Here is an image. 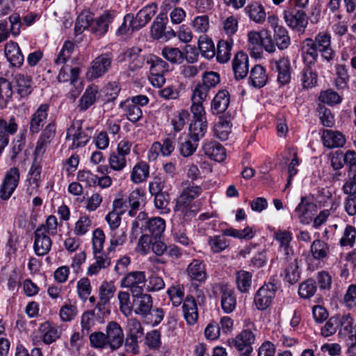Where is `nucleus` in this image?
Returning a JSON list of instances; mask_svg holds the SVG:
<instances>
[{
  "mask_svg": "<svg viewBox=\"0 0 356 356\" xmlns=\"http://www.w3.org/2000/svg\"><path fill=\"white\" fill-rule=\"evenodd\" d=\"M181 186L183 189L177 198L175 211L184 213L188 210L192 202L202 194L203 188L202 186L189 183L188 181L183 182Z\"/></svg>",
  "mask_w": 356,
  "mask_h": 356,
  "instance_id": "obj_1",
  "label": "nucleus"
},
{
  "mask_svg": "<svg viewBox=\"0 0 356 356\" xmlns=\"http://www.w3.org/2000/svg\"><path fill=\"white\" fill-rule=\"evenodd\" d=\"M256 341V334L250 329H243L235 337L229 339L230 346L234 347L239 353V356H250L253 351L252 345Z\"/></svg>",
  "mask_w": 356,
  "mask_h": 356,
  "instance_id": "obj_2",
  "label": "nucleus"
},
{
  "mask_svg": "<svg viewBox=\"0 0 356 356\" xmlns=\"http://www.w3.org/2000/svg\"><path fill=\"white\" fill-rule=\"evenodd\" d=\"M283 15L288 26L298 33H303L305 32L308 24V18L303 10L291 5L284 10Z\"/></svg>",
  "mask_w": 356,
  "mask_h": 356,
  "instance_id": "obj_3",
  "label": "nucleus"
},
{
  "mask_svg": "<svg viewBox=\"0 0 356 356\" xmlns=\"http://www.w3.org/2000/svg\"><path fill=\"white\" fill-rule=\"evenodd\" d=\"M113 56L111 53H105L98 56L91 63L86 77L92 81L104 75L111 67Z\"/></svg>",
  "mask_w": 356,
  "mask_h": 356,
  "instance_id": "obj_4",
  "label": "nucleus"
},
{
  "mask_svg": "<svg viewBox=\"0 0 356 356\" xmlns=\"http://www.w3.org/2000/svg\"><path fill=\"white\" fill-rule=\"evenodd\" d=\"M19 170L16 167L10 168L6 172L0 185V198L1 200H8L11 197L19 184Z\"/></svg>",
  "mask_w": 356,
  "mask_h": 356,
  "instance_id": "obj_5",
  "label": "nucleus"
},
{
  "mask_svg": "<svg viewBox=\"0 0 356 356\" xmlns=\"http://www.w3.org/2000/svg\"><path fill=\"white\" fill-rule=\"evenodd\" d=\"M82 123V120H75L67 129L66 139L72 141L71 148L73 149L84 147L91 137L83 130Z\"/></svg>",
  "mask_w": 356,
  "mask_h": 356,
  "instance_id": "obj_6",
  "label": "nucleus"
},
{
  "mask_svg": "<svg viewBox=\"0 0 356 356\" xmlns=\"http://www.w3.org/2000/svg\"><path fill=\"white\" fill-rule=\"evenodd\" d=\"M147 279L144 271H132L127 273L121 281V286L127 288L132 296L143 293Z\"/></svg>",
  "mask_w": 356,
  "mask_h": 356,
  "instance_id": "obj_7",
  "label": "nucleus"
},
{
  "mask_svg": "<svg viewBox=\"0 0 356 356\" xmlns=\"http://www.w3.org/2000/svg\"><path fill=\"white\" fill-rule=\"evenodd\" d=\"M271 71L277 73V81L281 86H284L290 82L291 67V63L287 57H280L278 59L269 60Z\"/></svg>",
  "mask_w": 356,
  "mask_h": 356,
  "instance_id": "obj_8",
  "label": "nucleus"
},
{
  "mask_svg": "<svg viewBox=\"0 0 356 356\" xmlns=\"http://www.w3.org/2000/svg\"><path fill=\"white\" fill-rule=\"evenodd\" d=\"M339 332L341 337H348L350 341L348 350L350 353H356V323L354 318L350 314L343 315L339 317Z\"/></svg>",
  "mask_w": 356,
  "mask_h": 356,
  "instance_id": "obj_9",
  "label": "nucleus"
},
{
  "mask_svg": "<svg viewBox=\"0 0 356 356\" xmlns=\"http://www.w3.org/2000/svg\"><path fill=\"white\" fill-rule=\"evenodd\" d=\"M276 289V286L271 282L259 289L254 298V303L257 309L264 310L270 305L275 298Z\"/></svg>",
  "mask_w": 356,
  "mask_h": 356,
  "instance_id": "obj_10",
  "label": "nucleus"
},
{
  "mask_svg": "<svg viewBox=\"0 0 356 356\" xmlns=\"http://www.w3.org/2000/svg\"><path fill=\"white\" fill-rule=\"evenodd\" d=\"M317 211L316 204L306 197L301 198L300 202L295 209V213L302 225H309Z\"/></svg>",
  "mask_w": 356,
  "mask_h": 356,
  "instance_id": "obj_11",
  "label": "nucleus"
},
{
  "mask_svg": "<svg viewBox=\"0 0 356 356\" xmlns=\"http://www.w3.org/2000/svg\"><path fill=\"white\" fill-rule=\"evenodd\" d=\"M132 312L145 318L149 316L153 308L152 297L149 294L141 293L139 295L132 296Z\"/></svg>",
  "mask_w": 356,
  "mask_h": 356,
  "instance_id": "obj_12",
  "label": "nucleus"
},
{
  "mask_svg": "<svg viewBox=\"0 0 356 356\" xmlns=\"http://www.w3.org/2000/svg\"><path fill=\"white\" fill-rule=\"evenodd\" d=\"M22 26L21 17L17 14H13L6 19L0 21V42L5 41L11 33L14 36H17L20 33Z\"/></svg>",
  "mask_w": 356,
  "mask_h": 356,
  "instance_id": "obj_13",
  "label": "nucleus"
},
{
  "mask_svg": "<svg viewBox=\"0 0 356 356\" xmlns=\"http://www.w3.org/2000/svg\"><path fill=\"white\" fill-rule=\"evenodd\" d=\"M116 17L113 10L105 11L100 16L91 22V32L97 37L104 35L108 30L109 25Z\"/></svg>",
  "mask_w": 356,
  "mask_h": 356,
  "instance_id": "obj_14",
  "label": "nucleus"
},
{
  "mask_svg": "<svg viewBox=\"0 0 356 356\" xmlns=\"http://www.w3.org/2000/svg\"><path fill=\"white\" fill-rule=\"evenodd\" d=\"M186 273L191 284L196 286L204 283L207 278L205 265L198 259H193L188 264Z\"/></svg>",
  "mask_w": 356,
  "mask_h": 356,
  "instance_id": "obj_15",
  "label": "nucleus"
},
{
  "mask_svg": "<svg viewBox=\"0 0 356 356\" xmlns=\"http://www.w3.org/2000/svg\"><path fill=\"white\" fill-rule=\"evenodd\" d=\"M106 332L108 348L111 350L118 349L124 341V333L120 325L115 321H111L107 325Z\"/></svg>",
  "mask_w": 356,
  "mask_h": 356,
  "instance_id": "obj_16",
  "label": "nucleus"
},
{
  "mask_svg": "<svg viewBox=\"0 0 356 356\" xmlns=\"http://www.w3.org/2000/svg\"><path fill=\"white\" fill-rule=\"evenodd\" d=\"M52 241L44 233L43 227H38L34 232L33 249L36 255L41 257L47 254L51 250Z\"/></svg>",
  "mask_w": 356,
  "mask_h": 356,
  "instance_id": "obj_17",
  "label": "nucleus"
},
{
  "mask_svg": "<svg viewBox=\"0 0 356 356\" xmlns=\"http://www.w3.org/2000/svg\"><path fill=\"white\" fill-rule=\"evenodd\" d=\"M38 332L42 342L46 345H50L60 337L62 330L59 326L54 325L51 322L47 321L40 324Z\"/></svg>",
  "mask_w": 356,
  "mask_h": 356,
  "instance_id": "obj_18",
  "label": "nucleus"
},
{
  "mask_svg": "<svg viewBox=\"0 0 356 356\" xmlns=\"http://www.w3.org/2000/svg\"><path fill=\"white\" fill-rule=\"evenodd\" d=\"M315 48L321 53L323 59L330 61L333 59L334 51L331 47V37L325 33H320L313 40Z\"/></svg>",
  "mask_w": 356,
  "mask_h": 356,
  "instance_id": "obj_19",
  "label": "nucleus"
},
{
  "mask_svg": "<svg viewBox=\"0 0 356 356\" xmlns=\"http://www.w3.org/2000/svg\"><path fill=\"white\" fill-rule=\"evenodd\" d=\"M175 149L174 141L166 138L161 142H154L148 151L147 157L149 161H155L161 154L164 156H170Z\"/></svg>",
  "mask_w": 356,
  "mask_h": 356,
  "instance_id": "obj_20",
  "label": "nucleus"
},
{
  "mask_svg": "<svg viewBox=\"0 0 356 356\" xmlns=\"http://www.w3.org/2000/svg\"><path fill=\"white\" fill-rule=\"evenodd\" d=\"M49 106L42 104L33 113L30 120V131L33 134L39 133L46 123Z\"/></svg>",
  "mask_w": 356,
  "mask_h": 356,
  "instance_id": "obj_21",
  "label": "nucleus"
},
{
  "mask_svg": "<svg viewBox=\"0 0 356 356\" xmlns=\"http://www.w3.org/2000/svg\"><path fill=\"white\" fill-rule=\"evenodd\" d=\"M95 262L91 264L87 270L88 276L97 275L102 270L108 268L111 264V258L109 256L111 252L100 251L92 252Z\"/></svg>",
  "mask_w": 356,
  "mask_h": 356,
  "instance_id": "obj_22",
  "label": "nucleus"
},
{
  "mask_svg": "<svg viewBox=\"0 0 356 356\" xmlns=\"http://www.w3.org/2000/svg\"><path fill=\"white\" fill-rule=\"evenodd\" d=\"M284 278L290 284L296 283L300 277L297 259L293 255L284 257L282 259Z\"/></svg>",
  "mask_w": 356,
  "mask_h": 356,
  "instance_id": "obj_23",
  "label": "nucleus"
},
{
  "mask_svg": "<svg viewBox=\"0 0 356 356\" xmlns=\"http://www.w3.org/2000/svg\"><path fill=\"white\" fill-rule=\"evenodd\" d=\"M17 128L14 117L10 118L8 122L0 119V154L9 143V136L14 134Z\"/></svg>",
  "mask_w": 356,
  "mask_h": 356,
  "instance_id": "obj_24",
  "label": "nucleus"
},
{
  "mask_svg": "<svg viewBox=\"0 0 356 356\" xmlns=\"http://www.w3.org/2000/svg\"><path fill=\"white\" fill-rule=\"evenodd\" d=\"M232 70L236 80L243 79L248 73V56L246 54L239 51L236 54L232 61Z\"/></svg>",
  "mask_w": 356,
  "mask_h": 356,
  "instance_id": "obj_25",
  "label": "nucleus"
},
{
  "mask_svg": "<svg viewBox=\"0 0 356 356\" xmlns=\"http://www.w3.org/2000/svg\"><path fill=\"white\" fill-rule=\"evenodd\" d=\"M221 293L220 304L223 312L226 314L232 313L236 306V296L234 291L227 285L220 284Z\"/></svg>",
  "mask_w": 356,
  "mask_h": 356,
  "instance_id": "obj_26",
  "label": "nucleus"
},
{
  "mask_svg": "<svg viewBox=\"0 0 356 356\" xmlns=\"http://www.w3.org/2000/svg\"><path fill=\"white\" fill-rule=\"evenodd\" d=\"M321 139L324 146L329 149L341 147L346 143L345 136L337 131L323 130Z\"/></svg>",
  "mask_w": 356,
  "mask_h": 356,
  "instance_id": "obj_27",
  "label": "nucleus"
},
{
  "mask_svg": "<svg viewBox=\"0 0 356 356\" xmlns=\"http://www.w3.org/2000/svg\"><path fill=\"white\" fill-rule=\"evenodd\" d=\"M157 10L156 3L149 4L138 11L136 16L134 17L135 29H140L145 26L155 15Z\"/></svg>",
  "mask_w": 356,
  "mask_h": 356,
  "instance_id": "obj_28",
  "label": "nucleus"
},
{
  "mask_svg": "<svg viewBox=\"0 0 356 356\" xmlns=\"http://www.w3.org/2000/svg\"><path fill=\"white\" fill-rule=\"evenodd\" d=\"M244 11L249 17L250 19L254 22L261 24H263L266 17V11L264 6L258 1H253L248 4Z\"/></svg>",
  "mask_w": 356,
  "mask_h": 356,
  "instance_id": "obj_29",
  "label": "nucleus"
},
{
  "mask_svg": "<svg viewBox=\"0 0 356 356\" xmlns=\"http://www.w3.org/2000/svg\"><path fill=\"white\" fill-rule=\"evenodd\" d=\"M116 287L111 282H104L99 289V300L96 305V309L99 311L104 309V306L109 303L113 297Z\"/></svg>",
  "mask_w": 356,
  "mask_h": 356,
  "instance_id": "obj_30",
  "label": "nucleus"
},
{
  "mask_svg": "<svg viewBox=\"0 0 356 356\" xmlns=\"http://www.w3.org/2000/svg\"><path fill=\"white\" fill-rule=\"evenodd\" d=\"M5 55L13 66L19 67L23 64L24 56L17 43L14 42L7 43L5 47Z\"/></svg>",
  "mask_w": 356,
  "mask_h": 356,
  "instance_id": "obj_31",
  "label": "nucleus"
},
{
  "mask_svg": "<svg viewBox=\"0 0 356 356\" xmlns=\"http://www.w3.org/2000/svg\"><path fill=\"white\" fill-rule=\"evenodd\" d=\"M230 97L228 91L221 90L218 92L211 102V110L215 114L224 113L228 108Z\"/></svg>",
  "mask_w": 356,
  "mask_h": 356,
  "instance_id": "obj_32",
  "label": "nucleus"
},
{
  "mask_svg": "<svg viewBox=\"0 0 356 356\" xmlns=\"http://www.w3.org/2000/svg\"><path fill=\"white\" fill-rule=\"evenodd\" d=\"M204 153L210 159L221 162L225 158V148L216 141H209L203 146Z\"/></svg>",
  "mask_w": 356,
  "mask_h": 356,
  "instance_id": "obj_33",
  "label": "nucleus"
},
{
  "mask_svg": "<svg viewBox=\"0 0 356 356\" xmlns=\"http://www.w3.org/2000/svg\"><path fill=\"white\" fill-rule=\"evenodd\" d=\"M182 309L187 323L189 325H193L198 318L197 303L194 298L188 296L184 302Z\"/></svg>",
  "mask_w": 356,
  "mask_h": 356,
  "instance_id": "obj_34",
  "label": "nucleus"
},
{
  "mask_svg": "<svg viewBox=\"0 0 356 356\" xmlns=\"http://www.w3.org/2000/svg\"><path fill=\"white\" fill-rule=\"evenodd\" d=\"M98 95V87L97 86L92 85L88 86L79 99V109L81 111H86L96 102Z\"/></svg>",
  "mask_w": 356,
  "mask_h": 356,
  "instance_id": "obj_35",
  "label": "nucleus"
},
{
  "mask_svg": "<svg viewBox=\"0 0 356 356\" xmlns=\"http://www.w3.org/2000/svg\"><path fill=\"white\" fill-rule=\"evenodd\" d=\"M108 236L109 246L108 247V252H113L118 247L123 245L126 242L127 229L125 227H120V229L110 230Z\"/></svg>",
  "mask_w": 356,
  "mask_h": 356,
  "instance_id": "obj_36",
  "label": "nucleus"
},
{
  "mask_svg": "<svg viewBox=\"0 0 356 356\" xmlns=\"http://www.w3.org/2000/svg\"><path fill=\"white\" fill-rule=\"evenodd\" d=\"M249 80V83L255 88L264 86L268 81L265 68L260 65H256L250 70Z\"/></svg>",
  "mask_w": 356,
  "mask_h": 356,
  "instance_id": "obj_37",
  "label": "nucleus"
},
{
  "mask_svg": "<svg viewBox=\"0 0 356 356\" xmlns=\"http://www.w3.org/2000/svg\"><path fill=\"white\" fill-rule=\"evenodd\" d=\"M208 124L207 120H193L189 125V136L193 141L199 142L207 131Z\"/></svg>",
  "mask_w": 356,
  "mask_h": 356,
  "instance_id": "obj_38",
  "label": "nucleus"
},
{
  "mask_svg": "<svg viewBox=\"0 0 356 356\" xmlns=\"http://www.w3.org/2000/svg\"><path fill=\"white\" fill-rule=\"evenodd\" d=\"M302 51L303 60L307 66H311L316 62L318 51L315 48L312 39L307 38L304 41Z\"/></svg>",
  "mask_w": 356,
  "mask_h": 356,
  "instance_id": "obj_39",
  "label": "nucleus"
},
{
  "mask_svg": "<svg viewBox=\"0 0 356 356\" xmlns=\"http://www.w3.org/2000/svg\"><path fill=\"white\" fill-rule=\"evenodd\" d=\"M149 175V166L145 161L137 163L131 172V180L134 184H140L147 180Z\"/></svg>",
  "mask_w": 356,
  "mask_h": 356,
  "instance_id": "obj_40",
  "label": "nucleus"
},
{
  "mask_svg": "<svg viewBox=\"0 0 356 356\" xmlns=\"http://www.w3.org/2000/svg\"><path fill=\"white\" fill-rule=\"evenodd\" d=\"M15 80L17 86V92L22 97H26L32 92L33 87L31 76L18 74L15 75Z\"/></svg>",
  "mask_w": 356,
  "mask_h": 356,
  "instance_id": "obj_41",
  "label": "nucleus"
},
{
  "mask_svg": "<svg viewBox=\"0 0 356 356\" xmlns=\"http://www.w3.org/2000/svg\"><path fill=\"white\" fill-rule=\"evenodd\" d=\"M233 40H220L218 43L216 58L219 63H225L229 60L233 47Z\"/></svg>",
  "mask_w": 356,
  "mask_h": 356,
  "instance_id": "obj_42",
  "label": "nucleus"
},
{
  "mask_svg": "<svg viewBox=\"0 0 356 356\" xmlns=\"http://www.w3.org/2000/svg\"><path fill=\"white\" fill-rule=\"evenodd\" d=\"M120 108L122 109L127 118L132 122H136L139 121L143 117V111L138 105H134L130 103L129 99L121 102Z\"/></svg>",
  "mask_w": 356,
  "mask_h": 356,
  "instance_id": "obj_43",
  "label": "nucleus"
},
{
  "mask_svg": "<svg viewBox=\"0 0 356 356\" xmlns=\"http://www.w3.org/2000/svg\"><path fill=\"white\" fill-rule=\"evenodd\" d=\"M165 229V222L161 217H154L145 222V229L154 237L159 238Z\"/></svg>",
  "mask_w": 356,
  "mask_h": 356,
  "instance_id": "obj_44",
  "label": "nucleus"
},
{
  "mask_svg": "<svg viewBox=\"0 0 356 356\" xmlns=\"http://www.w3.org/2000/svg\"><path fill=\"white\" fill-rule=\"evenodd\" d=\"M13 86L5 78H0V108H4L13 99Z\"/></svg>",
  "mask_w": 356,
  "mask_h": 356,
  "instance_id": "obj_45",
  "label": "nucleus"
},
{
  "mask_svg": "<svg viewBox=\"0 0 356 356\" xmlns=\"http://www.w3.org/2000/svg\"><path fill=\"white\" fill-rule=\"evenodd\" d=\"M275 238L280 243L281 250L285 257L293 255V251L290 247V243L292 239L290 232L279 230L275 233Z\"/></svg>",
  "mask_w": 356,
  "mask_h": 356,
  "instance_id": "obj_46",
  "label": "nucleus"
},
{
  "mask_svg": "<svg viewBox=\"0 0 356 356\" xmlns=\"http://www.w3.org/2000/svg\"><path fill=\"white\" fill-rule=\"evenodd\" d=\"M147 63L149 65L150 74H164L168 72V64L158 56H150L147 60Z\"/></svg>",
  "mask_w": 356,
  "mask_h": 356,
  "instance_id": "obj_47",
  "label": "nucleus"
},
{
  "mask_svg": "<svg viewBox=\"0 0 356 356\" xmlns=\"http://www.w3.org/2000/svg\"><path fill=\"white\" fill-rule=\"evenodd\" d=\"M313 257L316 260H323L330 253L329 245L320 239L314 240L310 247Z\"/></svg>",
  "mask_w": 356,
  "mask_h": 356,
  "instance_id": "obj_48",
  "label": "nucleus"
},
{
  "mask_svg": "<svg viewBox=\"0 0 356 356\" xmlns=\"http://www.w3.org/2000/svg\"><path fill=\"white\" fill-rule=\"evenodd\" d=\"M252 275L246 270H241L236 273L237 289L241 293H248L252 286Z\"/></svg>",
  "mask_w": 356,
  "mask_h": 356,
  "instance_id": "obj_49",
  "label": "nucleus"
},
{
  "mask_svg": "<svg viewBox=\"0 0 356 356\" xmlns=\"http://www.w3.org/2000/svg\"><path fill=\"white\" fill-rule=\"evenodd\" d=\"M198 47L202 55L207 58H212L216 55L213 42L204 34L201 35L198 38Z\"/></svg>",
  "mask_w": 356,
  "mask_h": 356,
  "instance_id": "obj_50",
  "label": "nucleus"
},
{
  "mask_svg": "<svg viewBox=\"0 0 356 356\" xmlns=\"http://www.w3.org/2000/svg\"><path fill=\"white\" fill-rule=\"evenodd\" d=\"M261 37L262 31H252L248 34V49L254 57L259 56L261 54Z\"/></svg>",
  "mask_w": 356,
  "mask_h": 356,
  "instance_id": "obj_51",
  "label": "nucleus"
},
{
  "mask_svg": "<svg viewBox=\"0 0 356 356\" xmlns=\"http://www.w3.org/2000/svg\"><path fill=\"white\" fill-rule=\"evenodd\" d=\"M273 37L276 47L280 50L287 49L291 44V38L288 31L284 27L280 26L273 31Z\"/></svg>",
  "mask_w": 356,
  "mask_h": 356,
  "instance_id": "obj_52",
  "label": "nucleus"
},
{
  "mask_svg": "<svg viewBox=\"0 0 356 356\" xmlns=\"http://www.w3.org/2000/svg\"><path fill=\"white\" fill-rule=\"evenodd\" d=\"M162 56L172 64H181L184 60V54L178 47H165Z\"/></svg>",
  "mask_w": 356,
  "mask_h": 356,
  "instance_id": "obj_53",
  "label": "nucleus"
},
{
  "mask_svg": "<svg viewBox=\"0 0 356 356\" xmlns=\"http://www.w3.org/2000/svg\"><path fill=\"white\" fill-rule=\"evenodd\" d=\"M231 131L232 124L230 122L223 118H220L213 128L215 136L221 140H226L229 138Z\"/></svg>",
  "mask_w": 356,
  "mask_h": 356,
  "instance_id": "obj_54",
  "label": "nucleus"
},
{
  "mask_svg": "<svg viewBox=\"0 0 356 356\" xmlns=\"http://www.w3.org/2000/svg\"><path fill=\"white\" fill-rule=\"evenodd\" d=\"M170 195L167 192L154 196V207L160 214L165 215L170 213Z\"/></svg>",
  "mask_w": 356,
  "mask_h": 356,
  "instance_id": "obj_55",
  "label": "nucleus"
},
{
  "mask_svg": "<svg viewBox=\"0 0 356 356\" xmlns=\"http://www.w3.org/2000/svg\"><path fill=\"white\" fill-rule=\"evenodd\" d=\"M120 312L127 317L132 314L133 301H130V295L126 291H119L118 293Z\"/></svg>",
  "mask_w": 356,
  "mask_h": 356,
  "instance_id": "obj_56",
  "label": "nucleus"
},
{
  "mask_svg": "<svg viewBox=\"0 0 356 356\" xmlns=\"http://www.w3.org/2000/svg\"><path fill=\"white\" fill-rule=\"evenodd\" d=\"M145 193L143 190L137 188L133 191L129 196V204L131 209L129 213L134 216V211L138 210L140 205L144 203Z\"/></svg>",
  "mask_w": 356,
  "mask_h": 356,
  "instance_id": "obj_57",
  "label": "nucleus"
},
{
  "mask_svg": "<svg viewBox=\"0 0 356 356\" xmlns=\"http://www.w3.org/2000/svg\"><path fill=\"white\" fill-rule=\"evenodd\" d=\"M167 21L168 18L165 14H159L156 17L151 28L152 35L154 38L160 39L162 38Z\"/></svg>",
  "mask_w": 356,
  "mask_h": 356,
  "instance_id": "obj_58",
  "label": "nucleus"
},
{
  "mask_svg": "<svg viewBox=\"0 0 356 356\" xmlns=\"http://www.w3.org/2000/svg\"><path fill=\"white\" fill-rule=\"evenodd\" d=\"M167 293L175 307L181 304L184 297V286L181 284H177L170 286Z\"/></svg>",
  "mask_w": 356,
  "mask_h": 356,
  "instance_id": "obj_59",
  "label": "nucleus"
},
{
  "mask_svg": "<svg viewBox=\"0 0 356 356\" xmlns=\"http://www.w3.org/2000/svg\"><path fill=\"white\" fill-rule=\"evenodd\" d=\"M208 244L213 252L219 253L225 250L229 246V241L224 235L213 236L209 238Z\"/></svg>",
  "mask_w": 356,
  "mask_h": 356,
  "instance_id": "obj_60",
  "label": "nucleus"
},
{
  "mask_svg": "<svg viewBox=\"0 0 356 356\" xmlns=\"http://www.w3.org/2000/svg\"><path fill=\"white\" fill-rule=\"evenodd\" d=\"M300 81L305 88H311L317 83V74L312 71L310 66H307L301 72Z\"/></svg>",
  "mask_w": 356,
  "mask_h": 356,
  "instance_id": "obj_61",
  "label": "nucleus"
},
{
  "mask_svg": "<svg viewBox=\"0 0 356 356\" xmlns=\"http://www.w3.org/2000/svg\"><path fill=\"white\" fill-rule=\"evenodd\" d=\"M356 228L352 225H346L341 238L339 240L341 246H349L352 248L355 242Z\"/></svg>",
  "mask_w": 356,
  "mask_h": 356,
  "instance_id": "obj_62",
  "label": "nucleus"
},
{
  "mask_svg": "<svg viewBox=\"0 0 356 356\" xmlns=\"http://www.w3.org/2000/svg\"><path fill=\"white\" fill-rule=\"evenodd\" d=\"M74 49V44L70 41L65 42L62 49L59 52L56 59L55 60V65L59 66L65 64L70 58L72 53Z\"/></svg>",
  "mask_w": 356,
  "mask_h": 356,
  "instance_id": "obj_63",
  "label": "nucleus"
},
{
  "mask_svg": "<svg viewBox=\"0 0 356 356\" xmlns=\"http://www.w3.org/2000/svg\"><path fill=\"white\" fill-rule=\"evenodd\" d=\"M144 334L141 323L136 318H131L127 321V335L140 339Z\"/></svg>",
  "mask_w": 356,
  "mask_h": 356,
  "instance_id": "obj_64",
  "label": "nucleus"
}]
</instances>
